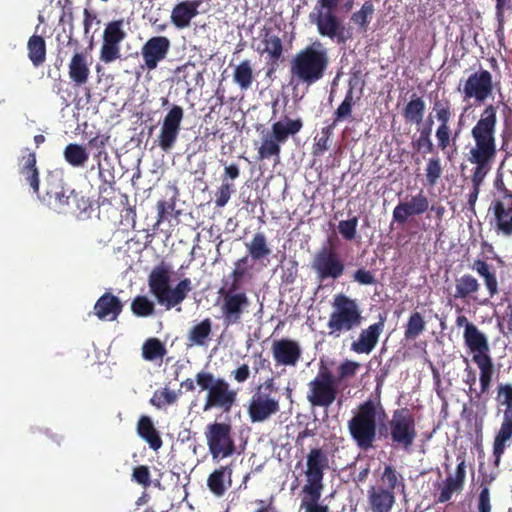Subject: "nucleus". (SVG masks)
I'll list each match as a JSON object with an SVG mask.
<instances>
[{
    "instance_id": "a18cd8bd",
    "label": "nucleus",
    "mask_w": 512,
    "mask_h": 512,
    "mask_svg": "<svg viewBox=\"0 0 512 512\" xmlns=\"http://www.w3.org/2000/svg\"><path fill=\"white\" fill-rule=\"evenodd\" d=\"M336 125L333 123L321 128L320 134L314 138V144L312 146V154L315 157L322 156L331 147V138Z\"/></svg>"
},
{
    "instance_id": "c9c22d12",
    "label": "nucleus",
    "mask_w": 512,
    "mask_h": 512,
    "mask_svg": "<svg viewBox=\"0 0 512 512\" xmlns=\"http://www.w3.org/2000/svg\"><path fill=\"white\" fill-rule=\"evenodd\" d=\"M90 70L87 64L86 56L81 52H76L69 64V77L77 85L82 86L87 83Z\"/></svg>"
},
{
    "instance_id": "3c124183",
    "label": "nucleus",
    "mask_w": 512,
    "mask_h": 512,
    "mask_svg": "<svg viewBox=\"0 0 512 512\" xmlns=\"http://www.w3.org/2000/svg\"><path fill=\"white\" fill-rule=\"evenodd\" d=\"M431 132V124L425 125L420 129L418 138L413 139L411 142L412 148L417 152L433 153L435 147L431 139Z\"/></svg>"
},
{
    "instance_id": "5fc2aeb1",
    "label": "nucleus",
    "mask_w": 512,
    "mask_h": 512,
    "mask_svg": "<svg viewBox=\"0 0 512 512\" xmlns=\"http://www.w3.org/2000/svg\"><path fill=\"white\" fill-rule=\"evenodd\" d=\"M248 256H243L235 262V267L231 273L232 282L229 289L239 290L244 277L248 273Z\"/></svg>"
},
{
    "instance_id": "423d86ee",
    "label": "nucleus",
    "mask_w": 512,
    "mask_h": 512,
    "mask_svg": "<svg viewBox=\"0 0 512 512\" xmlns=\"http://www.w3.org/2000/svg\"><path fill=\"white\" fill-rule=\"evenodd\" d=\"M332 306L333 310L327 323L329 336L338 338L361 325L363 317L355 299H351L344 294H337Z\"/></svg>"
},
{
    "instance_id": "e2e57ef3",
    "label": "nucleus",
    "mask_w": 512,
    "mask_h": 512,
    "mask_svg": "<svg viewBox=\"0 0 512 512\" xmlns=\"http://www.w3.org/2000/svg\"><path fill=\"white\" fill-rule=\"evenodd\" d=\"M360 368V364L358 362L352 361V360H345L343 361L337 369V378L336 381L339 384L345 379L353 378L357 371Z\"/></svg>"
},
{
    "instance_id": "20e7f679",
    "label": "nucleus",
    "mask_w": 512,
    "mask_h": 512,
    "mask_svg": "<svg viewBox=\"0 0 512 512\" xmlns=\"http://www.w3.org/2000/svg\"><path fill=\"white\" fill-rule=\"evenodd\" d=\"M170 283L171 267L162 261L148 275V287L157 302L166 309L180 305L193 289L190 278L181 279L173 288Z\"/></svg>"
},
{
    "instance_id": "4c0bfd02",
    "label": "nucleus",
    "mask_w": 512,
    "mask_h": 512,
    "mask_svg": "<svg viewBox=\"0 0 512 512\" xmlns=\"http://www.w3.org/2000/svg\"><path fill=\"white\" fill-rule=\"evenodd\" d=\"M356 101L354 99V87L350 84L345 97L333 114L332 123L336 126L343 121H353L352 111Z\"/></svg>"
},
{
    "instance_id": "6ab92c4d",
    "label": "nucleus",
    "mask_w": 512,
    "mask_h": 512,
    "mask_svg": "<svg viewBox=\"0 0 512 512\" xmlns=\"http://www.w3.org/2000/svg\"><path fill=\"white\" fill-rule=\"evenodd\" d=\"M170 49V41L163 36L150 38L142 47L141 55L149 70L156 69L158 63L166 58Z\"/></svg>"
},
{
    "instance_id": "f3484780",
    "label": "nucleus",
    "mask_w": 512,
    "mask_h": 512,
    "mask_svg": "<svg viewBox=\"0 0 512 512\" xmlns=\"http://www.w3.org/2000/svg\"><path fill=\"white\" fill-rule=\"evenodd\" d=\"M271 351L278 366L295 367L302 357V348L299 342L289 338L274 340Z\"/></svg>"
},
{
    "instance_id": "dca6fc26",
    "label": "nucleus",
    "mask_w": 512,
    "mask_h": 512,
    "mask_svg": "<svg viewBox=\"0 0 512 512\" xmlns=\"http://www.w3.org/2000/svg\"><path fill=\"white\" fill-rule=\"evenodd\" d=\"M247 411L252 423L264 422L280 411L279 400L273 395L255 391L249 400Z\"/></svg>"
},
{
    "instance_id": "0eeeda50",
    "label": "nucleus",
    "mask_w": 512,
    "mask_h": 512,
    "mask_svg": "<svg viewBox=\"0 0 512 512\" xmlns=\"http://www.w3.org/2000/svg\"><path fill=\"white\" fill-rule=\"evenodd\" d=\"M381 433L385 438L390 439L394 448L410 452L418 436L413 414L407 408L394 410Z\"/></svg>"
},
{
    "instance_id": "9b49d317",
    "label": "nucleus",
    "mask_w": 512,
    "mask_h": 512,
    "mask_svg": "<svg viewBox=\"0 0 512 512\" xmlns=\"http://www.w3.org/2000/svg\"><path fill=\"white\" fill-rule=\"evenodd\" d=\"M504 194L495 198L489 208V223L498 236L512 237V191L503 189Z\"/></svg>"
},
{
    "instance_id": "9d476101",
    "label": "nucleus",
    "mask_w": 512,
    "mask_h": 512,
    "mask_svg": "<svg viewBox=\"0 0 512 512\" xmlns=\"http://www.w3.org/2000/svg\"><path fill=\"white\" fill-rule=\"evenodd\" d=\"M311 268L319 281L337 280L345 272V263L333 245L322 246L314 255Z\"/></svg>"
},
{
    "instance_id": "f8f14e48",
    "label": "nucleus",
    "mask_w": 512,
    "mask_h": 512,
    "mask_svg": "<svg viewBox=\"0 0 512 512\" xmlns=\"http://www.w3.org/2000/svg\"><path fill=\"white\" fill-rule=\"evenodd\" d=\"M239 290L220 288L222 296L221 312L226 327L241 323L242 315L250 305L245 292Z\"/></svg>"
},
{
    "instance_id": "7c9ffc66",
    "label": "nucleus",
    "mask_w": 512,
    "mask_h": 512,
    "mask_svg": "<svg viewBox=\"0 0 512 512\" xmlns=\"http://www.w3.org/2000/svg\"><path fill=\"white\" fill-rule=\"evenodd\" d=\"M245 248L248 252V256L255 262L268 261L272 254L267 236L263 232L255 233L251 240L245 243Z\"/></svg>"
},
{
    "instance_id": "473e14b6",
    "label": "nucleus",
    "mask_w": 512,
    "mask_h": 512,
    "mask_svg": "<svg viewBox=\"0 0 512 512\" xmlns=\"http://www.w3.org/2000/svg\"><path fill=\"white\" fill-rule=\"evenodd\" d=\"M425 111L426 103L424 99L413 93L402 109V116L406 123L419 125L423 122Z\"/></svg>"
},
{
    "instance_id": "79ce46f5",
    "label": "nucleus",
    "mask_w": 512,
    "mask_h": 512,
    "mask_svg": "<svg viewBox=\"0 0 512 512\" xmlns=\"http://www.w3.org/2000/svg\"><path fill=\"white\" fill-rule=\"evenodd\" d=\"M281 143L274 139L271 132L267 133L262 137V142L257 150V160H267L275 157L280 158Z\"/></svg>"
},
{
    "instance_id": "bf43d9fd",
    "label": "nucleus",
    "mask_w": 512,
    "mask_h": 512,
    "mask_svg": "<svg viewBox=\"0 0 512 512\" xmlns=\"http://www.w3.org/2000/svg\"><path fill=\"white\" fill-rule=\"evenodd\" d=\"M178 395L173 390L167 388L156 390L150 399V403L156 408H162L171 405L177 401Z\"/></svg>"
},
{
    "instance_id": "ea45409f",
    "label": "nucleus",
    "mask_w": 512,
    "mask_h": 512,
    "mask_svg": "<svg viewBox=\"0 0 512 512\" xmlns=\"http://www.w3.org/2000/svg\"><path fill=\"white\" fill-rule=\"evenodd\" d=\"M301 508L304 512H330L328 505L320 503L323 489H302Z\"/></svg>"
},
{
    "instance_id": "a211bd4d",
    "label": "nucleus",
    "mask_w": 512,
    "mask_h": 512,
    "mask_svg": "<svg viewBox=\"0 0 512 512\" xmlns=\"http://www.w3.org/2000/svg\"><path fill=\"white\" fill-rule=\"evenodd\" d=\"M429 209V200L421 190L416 195L411 196L408 202H399L393 209V221L398 224H405L409 217L421 215Z\"/></svg>"
},
{
    "instance_id": "58836bf2",
    "label": "nucleus",
    "mask_w": 512,
    "mask_h": 512,
    "mask_svg": "<svg viewBox=\"0 0 512 512\" xmlns=\"http://www.w3.org/2000/svg\"><path fill=\"white\" fill-rule=\"evenodd\" d=\"M28 57L35 67L41 66L46 60V44L38 34H32L27 43Z\"/></svg>"
},
{
    "instance_id": "a19ab883",
    "label": "nucleus",
    "mask_w": 512,
    "mask_h": 512,
    "mask_svg": "<svg viewBox=\"0 0 512 512\" xmlns=\"http://www.w3.org/2000/svg\"><path fill=\"white\" fill-rule=\"evenodd\" d=\"M426 330V321L424 316L414 311L410 314L407 323L404 326V339L406 341L416 340Z\"/></svg>"
},
{
    "instance_id": "69168bd1",
    "label": "nucleus",
    "mask_w": 512,
    "mask_h": 512,
    "mask_svg": "<svg viewBox=\"0 0 512 512\" xmlns=\"http://www.w3.org/2000/svg\"><path fill=\"white\" fill-rule=\"evenodd\" d=\"M450 122H442L439 123L436 131L435 137L437 139V146L440 150L445 151L450 145L451 140V129L449 126Z\"/></svg>"
},
{
    "instance_id": "8fccbe9b",
    "label": "nucleus",
    "mask_w": 512,
    "mask_h": 512,
    "mask_svg": "<svg viewBox=\"0 0 512 512\" xmlns=\"http://www.w3.org/2000/svg\"><path fill=\"white\" fill-rule=\"evenodd\" d=\"M380 481L382 483L381 486L387 490H392V492L399 486H401L402 489L405 487L403 476L392 465H385Z\"/></svg>"
},
{
    "instance_id": "13d9d810",
    "label": "nucleus",
    "mask_w": 512,
    "mask_h": 512,
    "mask_svg": "<svg viewBox=\"0 0 512 512\" xmlns=\"http://www.w3.org/2000/svg\"><path fill=\"white\" fill-rule=\"evenodd\" d=\"M441 159L434 156L428 159L425 172L428 185L435 186L442 175Z\"/></svg>"
},
{
    "instance_id": "aec40b11",
    "label": "nucleus",
    "mask_w": 512,
    "mask_h": 512,
    "mask_svg": "<svg viewBox=\"0 0 512 512\" xmlns=\"http://www.w3.org/2000/svg\"><path fill=\"white\" fill-rule=\"evenodd\" d=\"M385 326V319L380 317L376 323L362 329L357 340L351 343V351L357 354H370L378 344L379 337Z\"/></svg>"
},
{
    "instance_id": "680f3d73",
    "label": "nucleus",
    "mask_w": 512,
    "mask_h": 512,
    "mask_svg": "<svg viewBox=\"0 0 512 512\" xmlns=\"http://www.w3.org/2000/svg\"><path fill=\"white\" fill-rule=\"evenodd\" d=\"M473 362L477 365L480 370L479 377L484 375V380L492 383L494 375V364L491 356L489 357H472Z\"/></svg>"
},
{
    "instance_id": "09e8293b",
    "label": "nucleus",
    "mask_w": 512,
    "mask_h": 512,
    "mask_svg": "<svg viewBox=\"0 0 512 512\" xmlns=\"http://www.w3.org/2000/svg\"><path fill=\"white\" fill-rule=\"evenodd\" d=\"M166 353L164 344L157 338L147 339L142 346V356L146 361L162 359Z\"/></svg>"
},
{
    "instance_id": "2f4dec72",
    "label": "nucleus",
    "mask_w": 512,
    "mask_h": 512,
    "mask_svg": "<svg viewBox=\"0 0 512 512\" xmlns=\"http://www.w3.org/2000/svg\"><path fill=\"white\" fill-rule=\"evenodd\" d=\"M336 8H326L322 7L317 1L314 13L311 14L315 16V22L317 24L319 32H337L339 28V20L334 14V10Z\"/></svg>"
},
{
    "instance_id": "ddd939ff",
    "label": "nucleus",
    "mask_w": 512,
    "mask_h": 512,
    "mask_svg": "<svg viewBox=\"0 0 512 512\" xmlns=\"http://www.w3.org/2000/svg\"><path fill=\"white\" fill-rule=\"evenodd\" d=\"M329 468V458L321 448H312L306 457V484L303 489H323L325 470Z\"/></svg>"
},
{
    "instance_id": "603ef678",
    "label": "nucleus",
    "mask_w": 512,
    "mask_h": 512,
    "mask_svg": "<svg viewBox=\"0 0 512 512\" xmlns=\"http://www.w3.org/2000/svg\"><path fill=\"white\" fill-rule=\"evenodd\" d=\"M131 311L137 317H149L155 313V304L147 296L138 295L131 302Z\"/></svg>"
},
{
    "instance_id": "5701e85b",
    "label": "nucleus",
    "mask_w": 512,
    "mask_h": 512,
    "mask_svg": "<svg viewBox=\"0 0 512 512\" xmlns=\"http://www.w3.org/2000/svg\"><path fill=\"white\" fill-rule=\"evenodd\" d=\"M233 465H221L214 469L207 478V487L217 497H222L232 485Z\"/></svg>"
},
{
    "instance_id": "cd10ccee",
    "label": "nucleus",
    "mask_w": 512,
    "mask_h": 512,
    "mask_svg": "<svg viewBox=\"0 0 512 512\" xmlns=\"http://www.w3.org/2000/svg\"><path fill=\"white\" fill-rule=\"evenodd\" d=\"M174 81L179 84L183 83L187 92H190L194 87L203 82L202 72L199 67L192 62L177 67L173 74Z\"/></svg>"
},
{
    "instance_id": "4468645a",
    "label": "nucleus",
    "mask_w": 512,
    "mask_h": 512,
    "mask_svg": "<svg viewBox=\"0 0 512 512\" xmlns=\"http://www.w3.org/2000/svg\"><path fill=\"white\" fill-rule=\"evenodd\" d=\"M184 117V110L181 106L173 105L163 119L158 145L164 152H169L175 145Z\"/></svg>"
},
{
    "instance_id": "4d7b16f0",
    "label": "nucleus",
    "mask_w": 512,
    "mask_h": 512,
    "mask_svg": "<svg viewBox=\"0 0 512 512\" xmlns=\"http://www.w3.org/2000/svg\"><path fill=\"white\" fill-rule=\"evenodd\" d=\"M374 11L373 3L371 1H366L360 10L352 14L351 20L360 28H366L373 17Z\"/></svg>"
},
{
    "instance_id": "338daca9",
    "label": "nucleus",
    "mask_w": 512,
    "mask_h": 512,
    "mask_svg": "<svg viewBox=\"0 0 512 512\" xmlns=\"http://www.w3.org/2000/svg\"><path fill=\"white\" fill-rule=\"evenodd\" d=\"M463 489V485L456 482L452 479V476L447 477L445 480L444 487L442 488L437 502L439 503H445L449 501L452 498V495L454 492L461 491Z\"/></svg>"
},
{
    "instance_id": "b1692460",
    "label": "nucleus",
    "mask_w": 512,
    "mask_h": 512,
    "mask_svg": "<svg viewBox=\"0 0 512 512\" xmlns=\"http://www.w3.org/2000/svg\"><path fill=\"white\" fill-rule=\"evenodd\" d=\"M203 0H184L177 3L171 12V21L178 29L189 26L191 20L199 14Z\"/></svg>"
},
{
    "instance_id": "37998d69",
    "label": "nucleus",
    "mask_w": 512,
    "mask_h": 512,
    "mask_svg": "<svg viewBox=\"0 0 512 512\" xmlns=\"http://www.w3.org/2000/svg\"><path fill=\"white\" fill-rule=\"evenodd\" d=\"M212 332V321L205 318L200 323L191 327L188 333V340L193 345L204 346Z\"/></svg>"
},
{
    "instance_id": "1a4fd4ad",
    "label": "nucleus",
    "mask_w": 512,
    "mask_h": 512,
    "mask_svg": "<svg viewBox=\"0 0 512 512\" xmlns=\"http://www.w3.org/2000/svg\"><path fill=\"white\" fill-rule=\"evenodd\" d=\"M306 399L312 407L328 409L337 399L339 389L333 373L321 366L316 376L307 384Z\"/></svg>"
},
{
    "instance_id": "f704fd0d",
    "label": "nucleus",
    "mask_w": 512,
    "mask_h": 512,
    "mask_svg": "<svg viewBox=\"0 0 512 512\" xmlns=\"http://www.w3.org/2000/svg\"><path fill=\"white\" fill-rule=\"evenodd\" d=\"M137 433L152 450L157 451L161 448L162 439L149 416L140 417L137 423Z\"/></svg>"
},
{
    "instance_id": "2eb2a0df",
    "label": "nucleus",
    "mask_w": 512,
    "mask_h": 512,
    "mask_svg": "<svg viewBox=\"0 0 512 512\" xmlns=\"http://www.w3.org/2000/svg\"><path fill=\"white\" fill-rule=\"evenodd\" d=\"M493 92V79L488 70L480 69L472 73L465 81L462 89L464 99H475L483 103Z\"/></svg>"
},
{
    "instance_id": "e433bc0d",
    "label": "nucleus",
    "mask_w": 512,
    "mask_h": 512,
    "mask_svg": "<svg viewBox=\"0 0 512 512\" xmlns=\"http://www.w3.org/2000/svg\"><path fill=\"white\" fill-rule=\"evenodd\" d=\"M126 34H103V44L100 59L105 63H111L120 57L119 43Z\"/></svg>"
},
{
    "instance_id": "393cba45",
    "label": "nucleus",
    "mask_w": 512,
    "mask_h": 512,
    "mask_svg": "<svg viewBox=\"0 0 512 512\" xmlns=\"http://www.w3.org/2000/svg\"><path fill=\"white\" fill-rule=\"evenodd\" d=\"M466 347L473 353V357H489L490 346L488 339L475 324L467 325L463 333Z\"/></svg>"
},
{
    "instance_id": "a878e982",
    "label": "nucleus",
    "mask_w": 512,
    "mask_h": 512,
    "mask_svg": "<svg viewBox=\"0 0 512 512\" xmlns=\"http://www.w3.org/2000/svg\"><path fill=\"white\" fill-rule=\"evenodd\" d=\"M121 300L110 292L104 293L94 305V313L100 320L114 321L121 314Z\"/></svg>"
},
{
    "instance_id": "774afa93",
    "label": "nucleus",
    "mask_w": 512,
    "mask_h": 512,
    "mask_svg": "<svg viewBox=\"0 0 512 512\" xmlns=\"http://www.w3.org/2000/svg\"><path fill=\"white\" fill-rule=\"evenodd\" d=\"M104 24L96 13L84 10V32H99Z\"/></svg>"
},
{
    "instance_id": "de8ad7c7",
    "label": "nucleus",
    "mask_w": 512,
    "mask_h": 512,
    "mask_svg": "<svg viewBox=\"0 0 512 512\" xmlns=\"http://www.w3.org/2000/svg\"><path fill=\"white\" fill-rule=\"evenodd\" d=\"M512 440V428L500 426L493 443L494 464L498 466L502 455L504 454L507 442Z\"/></svg>"
},
{
    "instance_id": "c03bdc74",
    "label": "nucleus",
    "mask_w": 512,
    "mask_h": 512,
    "mask_svg": "<svg viewBox=\"0 0 512 512\" xmlns=\"http://www.w3.org/2000/svg\"><path fill=\"white\" fill-rule=\"evenodd\" d=\"M233 80L241 90H248L251 87L254 81V73L249 60H243L235 67Z\"/></svg>"
},
{
    "instance_id": "c85d7f7f",
    "label": "nucleus",
    "mask_w": 512,
    "mask_h": 512,
    "mask_svg": "<svg viewBox=\"0 0 512 512\" xmlns=\"http://www.w3.org/2000/svg\"><path fill=\"white\" fill-rule=\"evenodd\" d=\"M78 200V193L74 190L66 194L63 187L53 192H47L42 201L47 204L51 209L59 212L66 213L72 210V201Z\"/></svg>"
},
{
    "instance_id": "4be33fe9",
    "label": "nucleus",
    "mask_w": 512,
    "mask_h": 512,
    "mask_svg": "<svg viewBox=\"0 0 512 512\" xmlns=\"http://www.w3.org/2000/svg\"><path fill=\"white\" fill-rule=\"evenodd\" d=\"M367 501L371 512H391L396 502L395 492L374 485L367 491Z\"/></svg>"
},
{
    "instance_id": "39448f33",
    "label": "nucleus",
    "mask_w": 512,
    "mask_h": 512,
    "mask_svg": "<svg viewBox=\"0 0 512 512\" xmlns=\"http://www.w3.org/2000/svg\"><path fill=\"white\" fill-rule=\"evenodd\" d=\"M195 382L202 391H207L204 411L213 408L225 413L231 411L237 401V391L232 389L224 378H216L210 372L200 371L195 376Z\"/></svg>"
},
{
    "instance_id": "412c9836",
    "label": "nucleus",
    "mask_w": 512,
    "mask_h": 512,
    "mask_svg": "<svg viewBox=\"0 0 512 512\" xmlns=\"http://www.w3.org/2000/svg\"><path fill=\"white\" fill-rule=\"evenodd\" d=\"M23 155L19 159V174L22 180L27 184L30 189L36 194L39 198V187H40V173L37 168V158L36 153L30 151L28 148L23 149Z\"/></svg>"
},
{
    "instance_id": "0e129e2a",
    "label": "nucleus",
    "mask_w": 512,
    "mask_h": 512,
    "mask_svg": "<svg viewBox=\"0 0 512 512\" xmlns=\"http://www.w3.org/2000/svg\"><path fill=\"white\" fill-rule=\"evenodd\" d=\"M358 218L353 216L348 220H342L338 224L339 233L345 240L351 241L357 235Z\"/></svg>"
},
{
    "instance_id": "864d4df0",
    "label": "nucleus",
    "mask_w": 512,
    "mask_h": 512,
    "mask_svg": "<svg viewBox=\"0 0 512 512\" xmlns=\"http://www.w3.org/2000/svg\"><path fill=\"white\" fill-rule=\"evenodd\" d=\"M432 110L439 123L450 122L452 118V104L448 98H435Z\"/></svg>"
},
{
    "instance_id": "bb28decb",
    "label": "nucleus",
    "mask_w": 512,
    "mask_h": 512,
    "mask_svg": "<svg viewBox=\"0 0 512 512\" xmlns=\"http://www.w3.org/2000/svg\"><path fill=\"white\" fill-rule=\"evenodd\" d=\"M303 121L301 118L292 119L284 116L281 120L276 121L271 126V134L274 139L281 144H285L289 137L298 134L303 128Z\"/></svg>"
},
{
    "instance_id": "6e6552de",
    "label": "nucleus",
    "mask_w": 512,
    "mask_h": 512,
    "mask_svg": "<svg viewBox=\"0 0 512 512\" xmlns=\"http://www.w3.org/2000/svg\"><path fill=\"white\" fill-rule=\"evenodd\" d=\"M204 435L209 454L214 462L239 453L230 423L217 421L209 423L205 428Z\"/></svg>"
},
{
    "instance_id": "7ed1b4c3",
    "label": "nucleus",
    "mask_w": 512,
    "mask_h": 512,
    "mask_svg": "<svg viewBox=\"0 0 512 512\" xmlns=\"http://www.w3.org/2000/svg\"><path fill=\"white\" fill-rule=\"evenodd\" d=\"M329 66L327 48L320 42L300 50L290 63V85L310 86L321 80Z\"/></svg>"
},
{
    "instance_id": "6e6d98bb",
    "label": "nucleus",
    "mask_w": 512,
    "mask_h": 512,
    "mask_svg": "<svg viewBox=\"0 0 512 512\" xmlns=\"http://www.w3.org/2000/svg\"><path fill=\"white\" fill-rule=\"evenodd\" d=\"M264 52H267L273 60H278L283 53L281 39L276 34H264Z\"/></svg>"
},
{
    "instance_id": "f257e3e1",
    "label": "nucleus",
    "mask_w": 512,
    "mask_h": 512,
    "mask_svg": "<svg viewBox=\"0 0 512 512\" xmlns=\"http://www.w3.org/2000/svg\"><path fill=\"white\" fill-rule=\"evenodd\" d=\"M497 108L490 104L482 111L479 120L471 129L474 146L465 154L467 162L474 165L471 170L472 189L468 194L469 208L475 212V205L481 186L492 169L497 154L496 147Z\"/></svg>"
},
{
    "instance_id": "c756f323",
    "label": "nucleus",
    "mask_w": 512,
    "mask_h": 512,
    "mask_svg": "<svg viewBox=\"0 0 512 512\" xmlns=\"http://www.w3.org/2000/svg\"><path fill=\"white\" fill-rule=\"evenodd\" d=\"M480 283L476 277L470 273H465L455 279L454 299L473 300L476 301L477 294L480 290Z\"/></svg>"
},
{
    "instance_id": "f03ea898",
    "label": "nucleus",
    "mask_w": 512,
    "mask_h": 512,
    "mask_svg": "<svg viewBox=\"0 0 512 512\" xmlns=\"http://www.w3.org/2000/svg\"><path fill=\"white\" fill-rule=\"evenodd\" d=\"M387 417L380 398L367 399L357 405L347 422L351 439L361 451L374 448L377 440L378 424Z\"/></svg>"
},
{
    "instance_id": "49530a36",
    "label": "nucleus",
    "mask_w": 512,
    "mask_h": 512,
    "mask_svg": "<svg viewBox=\"0 0 512 512\" xmlns=\"http://www.w3.org/2000/svg\"><path fill=\"white\" fill-rule=\"evenodd\" d=\"M64 158L73 167H83L88 160L86 149L75 143L68 144L64 149Z\"/></svg>"
},
{
    "instance_id": "72a5a7b5",
    "label": "nucleus",
    "mask_w": 512,
    "mask_h": 512,
    "mask_svg": "<svg viewBox=\"0 0 512 512\" xmlns=\"http://www.w3.org/2000/svg\"><path fill=\"white\" fill-rule=\"evenodd\" d=\"M471 268L480 277L483 278L484 284L489 294V298H493L495 295L499 293L497 275L495 271L492 270V267L485 260H474Z\"/></svg>"
},
{
    "instance_id": "052dcab7",
    "label": "nucleus",
    "mask_w": 512,
    "mask_h": 512,
    "mask_svg": "<svg viewBox=\"0 0 512 512\" xmlns=\"http://www.w3.org/2000/svg\"><path fill=\"white\" fill-rule=\"evenodd\" d=\"M235 192V185L233 182H229L226 180L221 181V185L218 187L215 194V205L216 207H224L231 195Z\"/></svg>"
}]
</instances>
